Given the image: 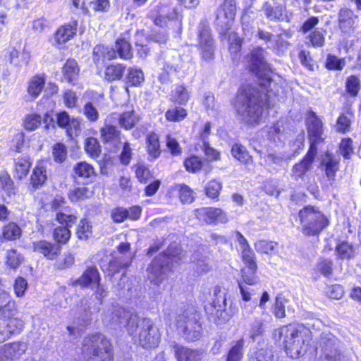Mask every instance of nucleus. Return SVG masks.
I'll return each mask as SVG.
<instances>
[{"mask_svg": "<svg viewBox=\"0 0 361 361\" xmlns=\"http://www.w3.org/2000/svg\"><path fill=\"white\" fill-rule=\"evenodd\" d=\"M264 104L260 92L255 88L247 87L238 91L234 107L242 120L248 124H255L261 121Z\"/></svg>", "mask_w": 361, "mask_h": 361, "instance_id": "f257e3e1", "label": "nucleus"}, {"mask_svg": "<svg viewBox=\"0 0 361 361\" xmlns=\"http://www.w3.org/2000/svg\"><path fill=\"white\" fill-rule=\"evenodd\" d=\"M276 332L279 338H283L286 352L290 357L298 358L305 353L310 338L309 334L292 324L284 326Z\"/></svg>", "mask_w": 361, "mask_h": 361, "instance_id": "f03ea898", "label": "nucleus"}, {"mask_svg": "<svg viewBox=\"0 0 361 361\" xmlns=\"http://www.w3.org/2000/svg\"><path fill=\"white\" fill-rule=\"evenodd\" d=\"M129 334L135 335L139 331V343L145 348H155L160 340L159 329L146 317H129L127 322Z\"/></svg>", "mask_w": 361, "mask_h": 361, "instance_id": "7ed1b4c3", "label": "nucleus"}, {"mask_svg": "<svg viewBox=\"0 0 361 361\" xmlns=\"http://www.w3.org/2000/svg\"><path fill=\"white\" fill-rule=\"evenodd\" d=\"M82 354L85 359L99 357L101 361H113L111 345L101 334H93L85 337L82 343Z\"/></svg>", "mask_w": 361, "mask_h": 361, "instance_id": "20e7f679", "label": "nucleus"}, {"mask_svg": "<svg viewBox=\"0 0 361 361\" xmlns=\"http://www.w3.org/2000/svg\"><path fill=\"white\" fill-rule=\"evenodd\" d=\"M170 246L164 253L157 256L147 268L148 277L151 282L159 286L172 271L173 262L178 254V248L172 250Z\"/></svg>", "mask_w": 361, "mask_h": 361, "instance_id": "39448f33", "label": "nucleus"}, {"mask_svg": "<svg viewBox=\"0 0 361 361\" xmlns=\"http://www.w3.org/2000/svg\"><path fill=\"white\" fill-rule=\"evenodd\" d=\"M302 232L305 235H316L329 225V219L317 208L307 206L298 213Z\"/></svg>", "mask_w": 361, "mask_h": 361, "instance_id": "423d86ee", "label": "nucleus"}, {"mask_svg": "<svg viewBox=\"0 0 361 361\" xmlns=\"http://www.w3.org/2000/svg\"><path fill=\"white\" fill-rule=\"evenodd\" d=\"M340 341L330 332H323L317 343L316 350H320L324 361H342L339 351Z\"/></svg>", "mask_w": 361, "mask_h": 361, "instance_id": "0eeeda50", "label": "nucleus"}, {"mask_svg": "<svg viewBox=\"0 0 361 361\" xmlns=\"http://www.w3.org/2000/svg\"><path fill=\"white\" fill-rule=\"evenodd\" d=\"M77 216L71 211L70 208H63L56 214V220L66 226H59L54 231V238L59 243H66L71 237L68 227H71L76 221Z\"/></svg>", "mask_w": 361, "mask_h": 361, "instance_id": "6e6552de", "label": "nucleus"}, {"mask_svg": "<svg viewBox=\"0 0 361 361\" xmlns=\"http://www.w3.org/2000/svg\"><path fill=\"white\" fill-rule=\"evenodd\" d=\"M264 50L256 48L252 50L250 55V70L259 78L263 79L262 85L270 81L269 67L264 59Z\"/></svg>", "mask_w": 361, "mask_h": 361, "instance_id": "1a4fd4ad", "label": "nucleus"}, {"mask_svg": "<svg viewBox=\"0 0 361 361\" xmlns=\"http://www.w3.org/2000/svg\"><path fill=\"white\" fill-rule=\"evenodd\" d=\"M194 215L200 222L209 225L225 224L228 221L226 212L216 207L196 209L194 210Z\"/></svg>", "mask_w": 361, "mask_h": 361, "instance_id": "9d476101", "label": "nucleus"}, {"mask_svg": "<svg viewBox=\"0 0 361 361\" xmlns=\"http://www.w3.org/2000/svg\"><path fill=\"white\" fill-rule=\"evenodd\" d=\"M177 329L185 340L195 341L201 336L202 326L196 317H180Z\"/></svg>", "mask_w": 361, "mask_h": 361, "instance_id": "9b49d317", "label": "nucleus"}, {"mask_svg": "<svg viewBox=\"0 0 361 361\" xmlns=\"http://www.w3.org/2000/svg\"><path fill=\"white\" fill-rule=\"evenodd\" d=\"M199 49L201 57L204 61H211L214 59V48L213 39L211 37L210 30L205 24H201L199 30Z\"/></svg>", "mask_w": 361, "mask_h": 361, "instance_id": "f8f14e48", "label": "nucleus"}, {"mask_svg": "<svg viewBox=\"0 0 361 361\" xmlns=\"http://www.w3.org/2000/svg\"><path fill=\"white\" fill-rule=\"evenodd\" d=\"M307 133L310 142L309 149H314L317 152V145L324 140L323 135V123L322 120L318 118L314 113L309 116L307 120Z\"/></svg>", "mask_w": 361, "mask_h": 361, "instance_id": "ddd939ff", "label": "nucleus"}, {"mask_svg": "<svg viewBox=\"0 0 361 361\" xmlns=\"http://www.w3.org/2000/svg\"><path fill=\"white\" fill-rule=\"evenodd\" d=\"M359 18L354 11L345 6L338 13V26L344 35H350L358 26Z\"/></svg>", "mask_w": 361, "mask_h": 361, "instance_id": "4468645a", "label": "nucleus"}, {"mask_svg": "<svg viewBox=\"0 0 361 361\" xmlns=\"http://www.w3.org/2000/svg\"><path fill=\"white\" fill-rule=\"evenodd\" d=\"M27 350L25 343H11L4 345L0 348V360L1 361H12L20 357Z\"/></svg>", "mask_w": 361, "mask_h": 361, "instance_id": "2eb2a0df", "label": "nucleus"}, {"mask_svg": "<svg viewBox=\"0 0 361 361\" xmlns=\"http://www.w3.org/2000/svg\"><path fill=\"white\" fill-rule=\"evenodd\" d=\"M236 11L235 0H225L224 8L219 11L216 20L225 29H228L235 18Z\"/></svg>", "mask_w": 361, "mask_h": 361, "instance_id": "dca6fc26", "label": "nucleus"}, {"mask_svg": "<svg viewBox=\"0 0 361 361\" xmlns=\"http://www.w3.org/2000/svg\"><path fill=\"white\" fill-rule=\"evenodd\" d=\"M77 27L78 22L76 20L61 26L54 35V44L59 47L68 42L75 35Z\"/></svg>", "mask_w": 361, "mask_h": 361, "instance_id": "f3484780", "label": "nucleus"}, {"mask_svg": "<svg viewBox=\"0 0 361 361\" xmlns=\"http://www.w3.org/2000/svg\"><path fill=\"white\" fill-rule=\"evenodd\" d=\"M286 6L278 2H266L262 6V12L270 21H281L284 20Z\"/></svg>", "mask_w": 361, "mask_h": 361, "instance_id": "a211bd4d", "label": "nucleus"}, {"mask_svg": "<svg viewBox=\"0 0 361 361\" xmlns=\"http://www.w3.org/2000/svg\"><path fill=\"white\" fill-rule=\"evenodd\" d=\"M173 348L178 361L202 360L203 353L200 350L188 348L177 343L173 345Z\"/></svg>", "mask_w": 361, "mask_h": 361, "instance_id": "6ab92c4d", "label": "nucleus"}, {"mask_svg": "<svg viewBox=\"0 0 361 361\" xmlns=\"http://www.w3.org/2000/svg\"><path fill=\"white\" fill-rule=\"evenodd\" d=\"M34 250L42 254L49 259H54L61 252V247L56 243H52L47 240H39L35 242L33 245Z\"/></svg>", "mask_w": 361, "mask_h": 361, "instance_id": "aec40b11", "label": "nucleus"}, {"mask_svg": "<svg viewBox=\"0 0 361 361\" xmlns=\"http://www.w3.org/2000/svg\"><path fill=\"white\" fill-rule=\"evenodd\" d=\"M101 138L106 143H109L115 147L122 143V137L120 131L111 124L105 123L100 130Z\"/></svg>", "mask_w": 361, "mask_h": 361, "instance_id": "412c9836", "label": "nucleus"}, {"mask_svg": "<svg viewBox=\"0 0 361 361\" xmlns=\"http://www.w3.org/2000/svg\"><path fill=\"white\" fill-rule=\"evenodd\" d=\"M0 331L8 337L12 334L19 333L23 328V322L18 317H1Z\"/></svg>", "mask_w": 361, "mask_h": 361, "instance_id": "4be33fe9", "label": "nucleus"}, {"mask_svg": "<svg viewBox=\"0 0 361 361\" xmlns=\"http://www.w3.org/2000/svg\"><path fill=\"white\" fill-rule=\"evenodd\" d=\"M317 152L314 149L308 150L307 153L300 162L294 165L293 168V175L295 178L302 177L307 171H308L312 166V164L314 159Z\"/></svg>", "mask_w": 361, "mask_h": 361, "instance_id": "5701e85b", "label": "nucleus"}, {"mask_svg": "<svg viewBox=\"0 0 361 361\" xmlns=\"http://www.w3.org/2000/svg\"><path fill=\"white\" fill-rule=\"evenodd\" d=\"M92 58L95 64H102L105 59L111 60L116 59L115 49L104 45L98 44L93 49Z\"/></svg>", "mask_w": 361, "mask_h": 361, "instance_id": "b1692460", "label": "nucleus"}, {"mask_svg": "<svg viewBox=\"0 0 361 361\" xmlns=\"http://www.w3.org/2000/svg\"><path fill=\"white\" fill-rule=\"evenodd\" d=\"M99 280L100 278L97 269L94 267H90L85 270L82 275L75 281V283L83 287H87L91 284L98 283Z\"/></svg>", "mask_w": 361, "mask_h": 361, "instance_id": "393cba45", "label": "nucleus"}, {"mask_svg": "<svg viewBox=\"0 0 361 361\" xmlns=\"http://www.w3.org/2000/svg\"><path fill=\"white\" fill-rule=\"evenodd\" d=\"M47 179L46 167L43 162H39L33 169L31 175V184L35 188L44 185Z\"/></svg>", "mask_w": 361, "mask_h": 361, "instance_id": "a878e982", "label": "nucleus"}, {"mask_svg": "<svg viewBox=\"0 0 361 361\" xmlns=\"http://www.w3.org/2000/svg\"><path fill=\"white\" fill-rule=\"evenodd\" d=\"M111 116L114 119H118L120 125L125 129L133 128L139 120L134 111H126L122 114H113Z\"/></svg>", "mask_w": 361, "mask_h": 361, "instance_id": "bb28decb", "label": "nucleus"}, {"mask_svg": "<svg viewBox=\"0 0 361 361\" xmlns=\"http://www.w3.org/2000/svg\"><path fill=\"white\" fill-rule=\"evenodd\" d=\"M353 118L354 115L350 109L345 113L341 114L335 126L336 131L341 133L349 132Z\"/></svg>", "mask_w": 361, "mask_h": 361, "instance_id": "cd10ccee", "label": "nucleus"}, {"mask_svg": "<svg viewBox=\"0 0 361 361\" xmlns=\"http://www.w3.org/2000/svg\"><path fill=\"white\" fill-rule=\"evenodd\" d=\"M45 79L43 75H36L32 77L27 86V92L32 98L37 97L44 87Z\"/></svg>", "mask_w": 361, "mask_h": 361, "instance_id": "c85d7f7f", "label": "nucleus"}, {"mask_svg": "<svg viewBox=\"0 0 361 361\" xmlns=\"http://www.w3.org/2000/svg\"><path fill=\"white\" fill-rule=\"evenodd\" d=\"M113 49H115L116 58L118 56L122 59L128 60L133 57L131 45L125 39H117Z\"/></svg>", "mask_w": 361, "mask_h": 361, "instance_id": "c756f323", "label": "nucleus"}, {"mask_svg": "<svg viewBox=\"0 0 361 361\" xmlns=\"http://www.w3.org/2000/svg\"><path fill=\"white\" fill-rule=\"evenodd\" d=\"M62 72L63 78L68 82H73L76 80L79 73V67L76 61L68 59L63 67Z\"/></svg>", "mask_w": 361, "mask_h": 361, "instance_id": "7c9ffc66", "label": "nucleus"}, {"mask_svg": "<svg viewBox=\"0 0 361 361\" xmlns=\"http://www.w3.org/2000/svg\"><path fill=\"white\" fill-rule=\"evenodd\" d=\"M125 71L126 66L121 63L111 64L106 68L105 78L110 82L121 80Z\"/></svg>", "mask_w": 361, "mask_h": 361, "instance_id": "2f4dec72", "label": "nucleus"}, {"mask_svg": "<svg viewBox=\"0 0 361 361\" xmlns=\"http://www.w3.org/2000/svg\"><path fill=\"white\" fill-rule=\"evenodd\" d=\"M31 166L30 157L27 155H23L15 161V171L17 177L21 179L25 177Z\"/></svg>", "mask_w": 361, "mask_h": 361, "instance_id": "473e14b6", "label": "nucleus"}, {"mask_svg": "<svg viewBox=\"0 0 361 361\" xmlns=\"http://www.w3.org/2000/svg\"><path fill=\"white\" fill-rule=\"evenodd\" d=\"M286 300H285L281 295H278L275 298L274 304L273 305V313L275 316H286V314H292L294 310L292 307L286 306Z\"/></svg>", "mask_w": 361, "mask_h": 361, "instance_id": "72a5a7b5", "label": "nucleus"}, {"mask_svg": "<svg viewBox=\"0 0 361 361\" xmlns=\"http://www.w3.org/2000/svg\"><path fill=\"white\" fill-rule=\"evenodd\" d=\"M8 57L10 63L16 67H21L23 65L27 64L30 59L28 54L21 52L16 48L11 50Z\"/></svg>", "mask_w": 361, "mask_h": 361, "instance_id": "f704fd0d", "label": "nucleus"}, {"mask_svg": "<svg viewBox=\"0 0 361 361\" xmlns=\"http://www.w3.org/2000/svg\"><path fill=\"white\" fill-rule=\"evenodd\" d=\"M92 195L93 191L86 186L76 187L68 192V197L71 202L83 200L91 197Z\"/></svg>", "mask_w": 361, "mask_h": 361, "instance_id": "c9c22d12", "label": "nucleus"}, {"mask_svg": "<svg viewBox=\"0 0 361 361\" xmlns=\"http://www.w3.org/2000/svg\"><path fill=\"white\" fill-rule=\"evenodd\" d=\"M231 154L236 159L244 164H248L252 162V157L249 154L245 147L241 145L235 144L233 145Z\"/></svg>", "mask_w": 361, "mask_h": 361, "instance_id": "e433bc0d", "label": "nucleus"}, {"mask_svg": "<svg viewBox=\"0 0 361 361\" xmlns=\"http://www.w3.org/2000/svg\"><path fill=\"white\" fill-rule=\"evenodd\" d=\"M145 80L144 73L141 69L130 68L126 77V83L130 86H138Z\"/></svg>", "mask_w": 361, "mask_h": 361, "instance_id": "4c0bfd02", "label": "nucleus"}, {"mask_svg": "<svg viewBox=\"0 0 361 361\" xmlns=\"http://www.w3.org/2000/svg\"><path fill=\"white\" fill-rule=\"evenodd\" d=\"M21 235L20 228L14 222H10L3 228L2 237L7 240H14Z\"/></svg>", "mask_w": 361, "mask_h": 361, "instance_id": "58836bf2", "label": "nucleus"}, {"mask_svg": "<svg viewBox=\"0 0 361 361\" xmlns=\"http://www.w3.org/2000/svg\"><path fill=\"white\" fill-rule=\"evenodd\" d=\"M74 171L77 176L82 178L91 179L95 176L94 169L85 161L78 163L74 167Z\"/></svg>", "mask_w": 361, "mask_h": 361, "instance_id": "ea45409f", "label": "nucleus"}, {"mask_svg": "<svg viewBox=\"0 0 361 361\" xmlns=\"http://www.w3.org/2000/svg\"><path fill=\"white\" fill-rule=\"evenodd\" d=\"M87 317H75L73 325L67 326L71 335L78 336L90 324Z\"/></svg>", "mask_w": 361, "mask_h": 361, "instance_id": "a19ab883", "label": "nucleus"}, {"mask_svg": "<svg viewBox=\"0 0 361 361\" xmlns=\"http://www.w3.org/2000/svg\"><path fill=\"white\" fill-rule=\"evenodd\" d=\"M244 341L240 339L236 341L230 348L226 361H240L243 357V348Z\"/></svg>", "mask_w": 361, "mask_h": 361, "instance_id": "79ce46f5", "label": "nucleus"}, {"mask_svg": "<svg viewBox=\"0 0 361 361\" xmlns=\"http://www.w3.org/2000/svg\"><path fill=\"white\" fill-rule=\"evenodd\" d=\"M278 243L274 241L260 240L255 243V249L257 252L273 255L276 252Z\"/></svg>", "mask_w": 361, "mask_h": 361, "instance_id": "37998d69", "label": "nucleus"}, {"mask_svg": "<svg viewBox=\"0 0 361 361\" xmlns=\"http://www.w3.org/2000/svg\"><path fill=\"white\" fill-rule=\"evenodd\" d=\"M147 150L149 156L153 159H157L160 155V145L157 134L151 133L148 135Z\"/></svg>", "mask_w": 361, "mask_h": 361, "instance_id": "c03bdc74", "label": "nucleus"}, {"mask_svg": "<svg viewBox=\"0 0 361 361\" xmlns=\"http://www.w3.org/2000/svg\"><path fill=\"white\" fill-rule=\"evenodd\" d=\"M360 88V80L357 76L350 75L347 78L345 82V91L350 97H357Z\"/></svg>", "mask_w": 361, "mask_h": 361, "instance_id": "a18cd8bd", "label": "nucleus"}, {"mask_svg": "<svg viewBox=\"0 0 361 361\" xmlns=\"http://www.w3.org/2000/svg\"><path fill=\"white\" fill-rule=\"evenodd\" d=\"M322 164L325 166V171L327 177L329 178H333L338 169V159L327 153L326 154L325 159L322 161Z\"/></svg>", "mask_w": 361, "mask_h": 361, "instance_id": "49530a36", "label": "nucleus"}, {"mask_svg": "<svg viewBox=\"0 0 361 361\" xmlns=\"http://www.w3.org/2000/svg\"><path fill=\"white\" fill-rule=\"evenodd\" d=\"M325 66L327 69L331 71H341L345 66V60L339 59L335 55L329 54Z\"/></svg>", "mask_w": 361, "mask_h": 361, "instance_id": "de8ad7c7", "label": "nucleus"}, {"mask_svg": "<svg viewBox=\"0 0 361 361\" xmlns=\"http://www.w3.org/2000/svg\"><path fill=\"white\" fill-rule=\"evenodd\" d=\"M222 189V183L217 180L209 181L205 186V192L207 197L215 199L219 195Z\"/></svg>", "mask_w": 361, "mask_h": 361, "instance_id": "09e8293b", "label": "nucleus"}, {"mask_svg": "<svg viewBox=\"0 0 361 361\" xmlns=\"http://www.w3.org/2000/svg\"><path fill=\"white\" fill-rule=\"evenodd\" d=\"M242 258L248 269L257 270V265L255 262V255L249 247L242 250Z\"/></svg>", "mask_w": 361, "mask_h": 361, "instance_id": "8fccbe9b", "label": "nucleus"}, {"mask_svg": "<svg viewBox=\"0 0 361 361\" xmlns=\"http://www.w3.org/2000/svg\"><path fill=\"white\" fill-rule=\"evenodd\" d=\"M179 197L182 203L190 204L195 200L194 191L187 185H179Z\"/></svg>", "mask_w": 361, "mask_h": 361, "instance_id": "3c124183", "label": "nucleus"}, {"mask_svg": "<svg viewBox=\"0 0 361 361\" xmlns=\"http://www.w3.org/2000/svg\"><path fill=\"white\" fill-rule=\"evenodd\" d=\"M241 277L242 280L240 281L248 286H254L259 282L257 270L248 269L247 268L242 269Z\"/></svg>", "mask_w": 361, "mask_h": 361, "instance_id": "603ef678", "label": "nucleus"}, {"mask_svg": "<svg viewBox=\"0 0 361 361\" xmlns=\"http://www.w3.org/2000/svg\"><path fill=\"white\" fill-rule=\"evenodd\" d=\"M336 251L341 259H349L354 256L353 245L347 242H342L336 246Z\"/></svg>", "mask_w": 361, "mask_h": 361, "instance_id": "864d4df0", "label": "nucleus"}, {"mask_svg": "<svg viewBox=\"0 0 361 361\" xmlns=\"http://www.w3.org/2000/svg\"><path fill=\"white\" fill-rule=\"evenodd\" d=\"M85 149L92 157H97L101 149L98 140L94 137H88L85 140Z\"/></svg>", "mask_w": 361, "mask_h": 361, "instance_id": "5fc2aeb1", "label": "nucleus"}, {"mask_svg": "<svg viewBox=\"0 0 361 361\" xmlns=\"http://www.w3.org/2000/svg\"><path fill=\"white\" fill-rule=\"evenodd\" d=\"M150 18L154 21L156 25L163 27L166 24V19L173 20L178 18V13L175 9H173L170 14H165V11H161L157 16L154 17L152 14H150Z\"/></svg>", "mask_w": 361, "mask_h": 361, "instance_id": "6e6d98bb", "label": "nucleus"}, {"mask_svg": "<svg viewBox=\"0 0 361 361\" xmlns=\"http://www.w3.org/2000/svg\"><path fill=\"white\" fill-rule=\"evenodd\" d=\"M307 39L309 42L314 47H322L325 43L324 34L319 30H315L310 32L307 36Z\"/></svg>", "mask_w": 361, "mask_h": 361, "instance_id": "4d7b16f0", "label": "nucleus"}, {"mask_svg": "<svg viewBox=\"0 0 361 361\" xmlns=\"http://www.w3.org/2000/svg\"><path fill=\"white\" fill-rule=\"evenodd\" d=\"M184 165L187 171L196 173L201 169L202 161L200 157L191 156L185 160Z\"/></svg>", "mask_w": 361, "mask_h": 361, "instance_id": "13d9d810", "label": "nucleus"}, {"mask_svg": "<svg viewBox=\"0 0 361 361\" xmlns=\"http://www.w3.org/2000/svg\"><path fill=\"white\" fill-rule=\"evenodd\" d=\"M4 190L8 195L14 194L13 183L7 173H0V190Z\"/></svg>", "mask_w": 361, "mask_h": 361, "instance_id": "bf43d9fd", "label": "nucleus"}, {"mask_svg": "<svg viewBox=\"0 0 361 361\" xmlns=\"http://www.w3.org/2000/svg\"><path fill=\"white\" fill-rule=\"evenodd\" d=\"M187 115L186 111L183 108H173L169 109L166 113V118L169 121H180Z\"/></svg>", "mask_w": 361, "mask_h": 361, "instance_id": "052dcab7", "label": "nucleus"}, {"mask_svg": "<svg viewBox=\"0 0 361 361\" xmlns=\"http://www.w3.org/2000/svg\"><path fill=\"white\" fill-rule=\"evenodd\" d=\"M202 149L204 152L207 159L209 161H219L221 159V153L217 149L212 147L208 141H204L202 145Z\"/></svg>", "mask_w": 361, "mask_h": 361, "instance_id": "680f3d73", "label": "nucleus"}, {"mask_svg": "<svg viewBox=\"0 0 361 361\" xmlns=\"http://www.w3.org/2000/svg\"><path fill=\"white\" fill-rule=\"evenodd\" d=\"M23 257L16 250H9L6 253V263L12 269H16L22 262Z\"/></svg>", "mask_w": 361, "mask_h": 361, "instance_id": "e2e57ef3", "label": "nucleus"}, {"mask_svg": "<svg viewBox=\"0 0 361 361\" xmlns=\"http://www.w3.org/2000/svg\"><path fill=\"white\" fill-rule=\"evenodd\" d=\"M42 122V117L37 114L27 115L24 119V127L27 130H35Z\"/></svg>", "mask_w": 361, "mask_h": 361, "instance_id": "0e129e2a", "label": "nucleus"}, {"mask_svg": "<svg viewBox=\"0 0 361 361\" xmlns=\"http://www.w3.org/2000/svg\"><path fill=\"white\" fill-rule=\"evenodd\" d=\"M135 174L137 179L144 183H146L152 178L150 171L143 164H137L135 166Z\"/></svg>", "mask_w": 361, "mask_h": 361, "instance_id": "69168bd1", "label": "nucleus"}, {"mask_svg": "<svg viewBox=\"0 0 361 361\" xmlns=\"http://www.w3.org/2000/svg\"><path fill=\"white\" fill-rule=\"evenodd\" d=\"M53 157L54 159L59 163L65 161L67 157V150L64 145L61 143H57L53 147Z\"/></svg>", "mask_w": 361, "mask_h": 361, "instance_id": "338daca9", "label": "nucleus"}, {"mask_svg": "<svg viewBox=\"0 0 361 361\" xmlns=\"http://www.w3.org/2000/svg\"><path fill=\"white\" fill-rule=\"evenodd\" d=\"M293 154L283 153H270L267 157V161L269 164L280 165L283 161L290 159Z\"/></svg>", "mask_w": 361, "mask_h": 361, "instance_id": "774afa93", "label": "nucleus"}]
</instances>
